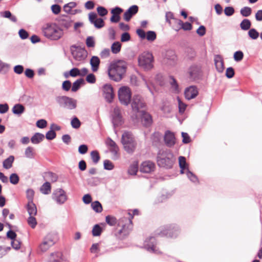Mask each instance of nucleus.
Segmentation results:
<instances>
[{"mask_svg": "<svg viewBox=\"0 0 262 262\" xmlns=\"http://www.w3.org/2000/svg\"><path fill=\"white\" fill-rule=\"evenodd\" d=\"M138 210L134 209L133 211L130 210L129 212H125L124 213V216L120 218L118 222V227L121 229L118 231L119 237L124 238L127 236L133 228V223L132 220L135 215L138 214Z\"/></svg>", "mask_w": 262, "mask_h": 262, "instance_id": "1", "label": "nucleus"}, {"mask_svg": "<svg viewBox=\"0 0 262 262\" xmlns=\"http://www.w3.org/2000/svg\"><path fill=\"white\" fill-rule=\"evenodd\" d=\"M126 70V62L123 60H118L111 63L108 69V74L111 79L119 81L123 78Z\"/></svg>", "mask_w": 262, "mask_h": 262, "instance_id": "2", "label": "nucleus"}, {"mask_svg": "<svg viewBox=\"0 0 262 262\" xmlns=\"http://www.w3.org/2000/svg\"><path fill=\"white\" fill-rule=\"evenodd\" d=\"M175 161L174 156L169 149H161L157 155V163L159 166L166 169H170Z\"/></svg>", "mask_w": 262, "mask_h": 262, "instance_id": "3", "label": "nucleus"}, {"mask_svg": "<svg viewBox=\"0 0 262 262\" xmlns=\"http://www.w3.org/2000/svg\"><path fill=\"white\" fill-rule=\"evenodd\" d=\"M42 33L47 38L53 40L59 39L63 35V32L56 24L49 23L42 27Z\"/></svg>", "mask_w": 262, "mask_h": 262, "instance_id": "4", "label": "nucleus"}, {"mask_svg": "<svg viewBox=\"0 0 262 262\" xmlns=\"http://www.w3.org/2000/svg\"><path fill=\"white\" fill-rule=\"evenodd\" d=\"M121 142L125 150L128 153L133 152L136 147V143L130 132H125L122 134Z\"/></svg>", "mask_w": 262, "mask_h": 262, "instance_id": "5", "label": "nucleus"}, {"mask_svg": "<svg viewBox=\"0 0 262 262\" xmlns=\"http://www.w3.org/2000/svg\"><path fill=\"white\" fill-rule=\"evenodd\" d=\"M55 101L61 107L72 110L77 107V100L66 96H56Z\"/></svg>", "mask_w": 262, "mask_h": 262, "instance_id": "6", "label": "nucleus"}, {"mask_svg": "<svg viewBox=\"0 0 262 262\" xmlns=\"http://www.w3.org/2000/svg\"><path fill=\"white\" fill-rule=\"evenodd\" d=\"M154 57L148 52H143L138 57L139 66L145 70H149L153 67Z\"/></svg>", "mask_w": 262, "mask_h": 262, "instance_id": "7", "label": "nucleus"}, {"mask_svg": "<svg viewBox=\"0 0 262 262\" xmlns=\"http://www.w3.org/2000/svg\"><path fill=\"white\" fill-rule=\"evenodd\" d=\"M179 233L178 227L176 225H170L160 227L157 231L156 234L161 236L176 237Z\"/></svg>", "mask_w": 262, "mask_h": 262, "instance_id": "8", "label": "nucleus"}, {"mask_svg": "<svg viewBox=\"0 0 262 262\" xmlns=\"http://www.w3.org/2000/svg\"><path fill=\"white\" fill-rule=\"evenodd\" d=\"M118 97L122 104L127 105L131 99V92L129 88L125 86L120 88L118 91Z\"/></svg>", "mask_w": 262, "mask_h": 262, "instance_id": "9", "label": "nucleus"}, {"mask_svg": "<svg viewBox=\"0 0 262 262\" xmlns=\"http://www.w3.org/2000/svg\"><path fill=\"white\" fill-rule=\"evenodd\" d=\"M72 47L76 48L75 50L72 51V54L75 60L79 62V63H76V65L78 66L85 60L88 53L85 49L78 48L76 46H73Z\"/></svg>", "mask_w": 262, "mask_h": 262, "instance_id": "10", "label": "nucleus"}, {"mask_svg": "<svg viewBox=\"0 0 262 262\" xmlns=\"http://www.w3.org/2000/svg\"><path fill=\"white\" fill-rule=\"evenodd\" d=\"M112 122L114 128L121 125L123 123V119L120 109L115 107L111 114Z\"/></svg>", "mask_w": 262, "mask_h": 262, "instance_id": "11", "label": "nucleus"}, {"mask_svg": "<svg viewBox=\"0 0 262 262\" xmlns=\"http://www.w3.org/2000/svg\"><path fill=\"white\" fill-rule=\"evenodd\" d=\"M55 243L54 236L50 234L47 235L39 245V249L45 252L53 246Z\"/></svg>", "mask_w": 262, "mask_h": 262, "instance_id": "12", "label": "nucleus"}, {"mask_svg": "<svg viewBox=\"0 0 262 262\" xmlns=\"http://www.w3.org/2000/svg\"><path fill=\"white\" fill-rule=\"evenodd\" d=\"M189 78L191 80L199 79L202 76L201 67L198 65H192L188 69Z\"/></svg>", "mask_w": 262, "mask_h": 262, "instance_id": "13", "label": "nucleus"}, {"mask_svg": "<svg viewBox=\"0 0 262 262\" xmlns=\"http://www.w3.org/2000/svg\"><path fill=\"white\" fill-rule=\"evenodd\" d=\"M52 199L58 204H63L67 200L66 192L61 188L56 189L52 194Z\"/></svg>", "mask_w": 262, "mask_h": 262, "instance_id": "14", "label": "nucleus"}, {"mask_svg": "<svg viewBox=\"0 0 262 262\" xmlns=\"http://www.w3.org/2000/svg\"><path fill=\"white\" fill-rule=\"evenodd\" d=\"M133 111L138 114L141 112L140 109L145 106V103L139 95H135L133 97L132 103Z\"/></svg>", "mask_w": 262, "mask_h": 262, "instance_id": "15", "label": "nucleus"}, {"mask_svg": "<svg viewBox=\"0 0 262 262\" xmlns=\"http://www.w3.org/2000/svg\"><path fill=\"white\" fill-rule=\"evenodd\" d=\"M90 22L97 29H100L104 26V21L101 18H98L96 13L91 12L89 14Z\"/></svg>", "mask_w": 262, "mask_h": 262, "instance_id": "16", "label": "nucleus"}, {"mask_svg": "<svg viewBox=\"0 0 262 262\" xmlns=\"http://www.w3.org/2000/svg\"><path fill=\"white\" fill-rule=\"evenodd\" d=\"M156 241L154 237H150L147 239L144 244L145 248L149 252L154 253H159L160 251L156 248Z\"/></svg>", "mask_w": 262, "mask_h": 262, "instance_id": "17", "label": "nucleus"}, {"mask_svg": "<svg viewBox=\"0 0 262 262\" xmlns=\"http://www.w3.org/2000/svg\"><path fill=\"white\" fill-rule=\"evenodd\" d=\"M103 91L106 101L109 103L112 102L114 97L113 88L112 85L108 84H104L103 86Z\"/></svg>", "mask_w": 262, "mask_h": 262, "instance_id": "18", "label": "nucleus"}, {"mask_svg": "<svg viewBox=\"0 0 262 262\" xmlns=\"http://www.w3.org/2000/svg\"><path fill=\"white\" fill-rule=\"evenodd\" d=\"M138 116L140 117L141 121L144 126H149L151 124L152 120L151 115L144 111L141 110L140 113L136 115V117Z\"/></svg>", "mask_w": 262, "mask_h": 262, "instance_id": "19", "label": "nucleus"}, {"mask_svg": "<svg viewBox=\"0 0 262 262\" xmlns=\"http://www.w3.org/2000/svg\"><path fill=\"white\" fill-rule=\"evenodd\" d=\"M184 94L187 99H193L198 95V89L195 86H190L185 89Z\"/></svg>", "mask_w": 262, "mask_h": 262, "instance_id": "20", "label": "nucleus"}, {"mask_svg": "<svg viewBox=\"0 0 262 262\" xmlns=\"http://www.w3.org/2000/svg\"><path fill=\"white\" fill-rule=\"evenodd\" d=\"M164 139L166 145L169 147H171L175 144L176 138L174 135L169 130L165 132Z\"/></svg>", "mask_w": 262, "mask_h": 262, "instance_id": "21", "label": "nucleus"}, {"mask_svg": "<svg viewBox=\"0 0 262 262\" xmlns=\"http://www.w3.org/2000/svg\"><path fill=\"white\" fill-rule=\"evenodd\" d=\"M155 168V165L152 162L144 161L140 166V171L144 173H150L154 170Z\"/></svg>", "mask_w": 262, "mask_h": 262, "instance_id": "22", "label": "nucleus"}, {"mask_svg": "<svg viewBox=\"0 0 262 262\" xmlns=\"http://www.w3.org/2000/svg\"><path fill=\"white\" fill-rule=\"evenodd\" d=\"M138 7L137 5H133L127 9L123 14V18L125 20L129 21L131 18L137 13Z\"/></svg>", "mask_w": 262, "mask_h": 262, "instance_id": "23", "label": "nucleus"}, {"mask_svg": "<svg viewBox=\"0 0 262 262\" xmlns=\"http://www.w3.org/2000/svg\"><path fill=\"white\" fill-rule=\"evenodd\" d=\"M123 9L119 7H116L112 9L111 13L112 16L110 18V20L112 23H118L120 20V14L123 12Z\"/></svg>", "mask_w": 262, "mask_h": 262, "instance_id": "24", "label": "nucleus"}, {"mask_svg": "<svg viewBox=\"0 0 262 262\" xmlns=\"http://www.w3.org/2000/svg\"><path fill=\"white\" fill-rule=\"evenodd\" d=\"M214 61L217 72L222 73L225 69L223 57L220 55H215L214 57Z\"/></svg>", "mask_w": 262, "mask_h": 262, "instance_id": "25", "label": "nucleus"}, {"mask_svg": "<svg viewBox=\"0 0 262 262\" xmlns=\"http://www.w3.org/2000/svg\"><path fill=\"white\" fill-rule=\"evenodd\" d=\"M165 59L170 64H174L177 59V56L174 51L173 50H168L166 52Z\"/></svg>", "mask_w": 262, "mask_h": 262, "instance_id": "26", "label": "nucleus"}, {"mask_svg": "<svg viewBox=\"0 0 262 262\" xmlns=\"http://www.w3.org/2000/svg\"><path fill=\"white\" fill-rule=\"evenodd\" d=\"M43 177L45 180L49 181L52 183L56 182L58 180L57 175L51 171L45 172Z\"/></svg>", "mask_w": 262, "mask_h": 262, "instance_id": "27", "label": "nucleus"}, {"mask_svg": "<svg viewBox=\"0 0 262 262\" xmlns=\"http://www.w3.org/2000/svg\"><path fill=\"white\" fill-rule=\"evenodd\" d=\"M100 63V59L97 56H92L90 60V64L93 72H96L98 71Z\"/></svg>", "mask_w": 262, "mask_h": 262, "instance_id": "28", "label": "nucleus"}, {"mask_svg": "<svg viewBox=\"0 0 262 262\" xmlns=\"http://www.w3.org/2000/svg\"><path fill=\"white\" fill-rule=\"evenodd\" d=\"M45 138L43 134L36 133L31 138V142L35 144H39Z\"/></svg>", "mask_w": 262, "mask_h": 262, "instance_id": "29", "label": "nucleus"}, {"mask_svg": "<svg viewBox=\"0 0 262 262\" xmlns=\"http://www.w3.org/2000/svg\"><path fill=\"white\" fill-rule=\"evenodd\" d=\"M25 107L22 104L19 103L15 104L12 109L13 113L18 116L22 114L25 112Z\"/></svg>", "mask_w": 262, "mask_h": 262, "instance_id": "30", "label": "nucleus"}, {"mask_svg": "<svg viewBox=\"0 0 262 262\" xmlns=\"http://www.w3.org/2000/svg\"><path fill=\"white\" fill-rule=\"evenodd\" d=\"M27 209L30 216L36 215L37 208L33 202L28 203L27 205Z\"/></svg>", "mask_w": 262, "mask_h": 262, "instance_id": "31", "label": "nucleus"}, {"mask_svg": "<svg viewBox=\"0 0 262 262\" xmlns=\"http://www.w3.org/2000/svg\"><path fill=\"white\" fill-rule=\"evenodd\" d=\"M58 21L61 27H64L66 29H68L71 26L72 23L68 16L63 18H60Z\"/></svg>", "mask_w": 262, "mask_h": 262, "instance_id": "32", "label": "nucleus"}, {"mask_svg": "<svg viewBox=\"0 0 262 262\" xmlns=\"http://www.w3.org/2000/svg\"><path fill=\"white\" fill-rule=\"evenodd\" d=\"M14 161V157L10 156L8 158L5 159L3 163V166L6 169H10L12 166V164Z\"/></svg>", "mask_w": 262, "mask_h": 262, "instance_id": "33", "label": "nucleus"}, {"mask_svg": "<svg viewBox=\"0 0 262 262\" xmlns=\"http://www.w3.org/2000/svg\"><path fill=\"white\" fill-rule=\"evenodd\" d=\"M40 192L44 194H48L51 191V186L49 182H45L40 188Z\"/></svg>", "mask_w": 262, "mask_h": 262, "instance_id": "34", "label": "nucleus"}, {"mask_svg": "<svg viewBox=\"0 0 262 262\" xmlns=\"http://www.w3.org/2000/svg\"><path fill=\"white\" fill-rule=\"evenodd\" d=\"M84 83V81L82 78H80L76 80L73 83L72 86L71 90L73 92L77 91L82 84Z\"/></svg>", "mask_w": 262, "mask_h": 262, "instance_id": "35", "label": "nucleus"}, {"mask_svg": "<svg viewBox=\"0 0 262 262\" xmlns=\"http://www.w3.org/2000/svg\"><path fill=\"white\" fill-rule=\"evenodd\" d=\"M121 43L119 41L114 42L111 46V51L114 54H118L121 48Z\"/></svg>", "mask_w": 262, "mask_h": 262, "instance_id": "36", "label": "nucleus"}, {"mask_svg": "<svg viewBox=\"0 0 262 262\" xmlns=\"http://www.w3.org/2000/svg\"><path fill=\"white\" fill-rule=\"evenodd\" d=\"M91 207L97 213H100L102 211V207L99 201H95L92 203Z\"/></svg>", "mask_w": 262, "mask_h": 262, "instance_id": "37", "label": "nucleus"}, {"mask_svg": "<svg viewBox=\"0 0 262 262\" xmlns=\"http://www.w3.org/2000/svg\"><path fill=\"white\" fill-rule=\"evenodd\" d=\"M76 5H77L75 2H70L64 6L63 10L68 14H73L72 12V9L75 8Z\"/></svg>", "mask_w": 262, "mask_h": 262, "instance_id": "38", "label": "nucleus"}, {"mask_svg": "<svg viewBox=\"0 0 262 262\" xmlns=\"http://www.w3.org/2000/svg\"><path fill=\"white\" fill-rule=\"evenodd\" d=\"M34 148L32 147L28 146L26 148L25 155L26 158L33 159L34 157Z\"/></svg>", "mask_w": 262, "mask_h": 262, "instance_id": "39", "label": "nucleus"}, {"mask_svg": "<svg viewBox=\"0 0 262 262\" xmlns=\"http://www.w3.org/2000/svg\"><path fill=\"white\" fill-rule=\"evenodd\" d=\"M251 23L250 20L244 19L240 24V27L243 30H248L251 27Z\"/></svg>", "mask_w": 262, "mask_h": 262, "instance_id": "40", "label": "nucleus"}, {"mask_svg": "<svg viewBox=\"0 0 262 262\" xmlns=\"http://www.w3.org/2000/svg\"><path fill=\"white\" fill-rule=\"evenodd\" d=\"M110 151L111 152L112 155V159L113 160H117L119 157V148L117 146L110 148Z\"/></svg>", "mask_w": 262, "mask_h": 262, "instance_id": "41", "label": "nucleus"}, {"mask_svg": "<svg viewBox=\"0 0 262 262\" xmlns=\"http://www.w3.org/2000/svg\"><path fill=\"white\" fill-rule=\"evenodd\" d=\"M10 68V66L0 60V73L2 74L7 73Z\"/></svg>", "mask_w": 262, "mask_h": 262, "instance_id": "42", "label": "nucleus"}, {"mask_svg": "<svg viewBox=\"0 0 262 262\" xmlns=\"http://www.w3.org/2000/svg\"><path fill=\"white\" fill-rule=\"evenodd\" d=\"M240 13L243 16L248 17L251 15L252 10L250 7H244L241 9Z\"/></svg>", "mask_w": 262, "mask_h": 262, "instance_id": "43", "label": "nucleus"}, {"mask_svg": "<svg viewBox=\"0 0 262 262\" xmlns=\"http://www.w3.org/2000/svg\"><path fill=\"white\" fill-rule=\"evenodd\" d=\"M157 35L155 32L148 31L146 34L145 38L148 41H153L156 39Z\"/></svg>", "mask_w": 262, "mask_h": 262, "instance_id": "44", "label": "nucleus"}, {"mask_svg": "<svg viewBox=\"0 0 262 262\" xmlns=\"http://www.w3.org/2000/svg\"><path fill=\"white\" fill-rule=\"evenodd\" d=\"M105 221L110 226H114L117 223V219L113 216L107 215L105 217Z\"/></svg>", "mask_w": 262, "mask_h": 262, "instance_id": "45", "label": "nucleus"}, {"mask_svg": "<svg viewBox=\"0 0 262 262\" xmlns=\"http://www.w3.org/2000/svg\"><path fill=\"white\" fill-rule=\"evenodd\" d=\"M178 24L184 30H190L192 29V26L190 23L188 22L183 23L181 20H178Z\"/></svg>", "mask_w": 262, "mask_h": 262, "instance_id": "46", "label": "nucleus"}, {"mask_svg": "<svg viewBox=\"0 0 262 262\" xmlns=\"http://www.w3.org/2000/svg\"><path fill=\"white\" fill-rule=\"evenodd\" d=\"M249 36L252 39H256L259 35V33L256 31L255 29H250L248 31Z\"/></svg>", "mask_w": 262, "mask_h": 262, "instance_id": "47", "label": "nucleus"}, {"mask_svg": "<svg viewBox=\"0 0 262 262\" xmlns=\"http://www.w3.org/2000/svg\"><path fill=\"white\" fill-rule=\"evenodd\" d=\"M91 157L93 162L95 164H97L100 158L98 152L96 150H93L91 152Z\"/></svg>", "mask_w": 262, "mask_h": 262, "instance_id": "48", "label": "nucleus"}, {"mask_svg": "<svg viewBox=\"0 0 262 262\" xmlns=\"http://www.w3.org/2000/svg\"><path fill=\"white\" fill-rule=\"evenodd\" d=\"M34 191L32 189H28L26 191V198L28 200V203L33 202Z\"/></svg>", "mask_w": 262, "mask_h": 262, "instance_id": "49", "label": "nucleus"}, {"mask_svg": "<svg viewBox=\"0 0 262 262\" xmlns=\"http://www.w3.org/2000/svg\"><path fill=\"white\" fill-rule=\"evenodd\" d=\"M102 232V228L98 224L95 225L92 230V234L94 236H99Z\"/></svg>", "mask_w": 262, "mask_h": 262, "instance_id": "50", "label": "nucleus"}, {"mask_svg": "<svg viewBox=\"0 0 262 262\" xmlns=\"http://www.w3.org/2000/svg\"><path fill=\"white\" fill-rule=\"evenodd\" d=\"M34 216H30L27 220L28 224L32 228H34L37 225V221Z\"/></svg>", "mask_w": 262, "mask_h": 262, "instance_id": "51", "label": "nucleus"}, {"mask_svg": "<svg viewBox=\"0 0 262 262\" xmlns=\"http://www.w3.org/2000/svg\"><path fill=\"white\" fill-rule=\"evenodd\" d=\"M138 165L137 164H133L129 166L128 173L130 175H135L138 171Z\"/></svg>", "mask_w": 262, "mask_h": 262, "instance_id": "52", "label": "nucleus"}, {"mask_svg": "<svg viewBox=\"0 0 262 262\" xmlns=\"http://www.w3.org/2000/svg\"><path fill=\"white\" fill-rule=\"evenodd\" d=\"M104 168L106 170H111L114 168L113 163L108 160H105L103 162Z\"/></svg>", "mask_w": 262, "mask_h": 262, "instance_id": "53", "label": "nucleus"}, {"mask_svg": "<svg viewBox=\"0 0 262 262\" xmlns=\"http://www.w3.org/2000/svg\"><path fill=\"white\" fill-rule=\"evenodd\" d=\"M71 125L74 128H78L80 126L81 122L77 117H74L71 122Z\"/></svg>", "mask_w": 262, "mask_h": 262, "instance_id": "54", "label": "nucleus"}, {"mask_svg": "<svg viewBox=\"0 0 262 262\" xmlns=\"http://www.w3.org/2000/svg\"><path fill=\"white\" fill-rule=\"evenodd\" d=\"M97 11L98 14L100 16H104L108 13V11L107 9L102 6L98 7L97 8Z\"/></svg>", "mask_w": 262, "mask_h": 262, "instance_id": "55", "label": "nucleus"}, {"mask_svg": "<svg viewBox=\"0 0 262 262\" xmlns=\"http://www.w3.org/2000/svg\"><path fill=\"white\" fill-rule=\"evenodd\" d=\"M19 177L16 173H12L10 176V182L12 184H17L19 182Z\"/></svg>", "mask_w": 262, "mask_h": 262, "instance_id": "56", "label": "nucleus"}, {"mask_svg": "<svg viewBox=\"0 0 262 262\" xmlns=\"http://www.w3.org/2000/svg\"><path fill=\"white\" fill-rule=\"evenodd\" d=\"M108 37L110 40L116 39V31L113 27L108 29Z\"/></svg>", "mask_w": 262, "mask_h": 262, "instance_id": "57", "label": "nucleus"}, {"mask_svg": "<svg viewBox=\"0 0 262 262\" xmlns=\"http://www.w3.org/2000/svg\"><path fill=\"white\" fill-rule=\"evenodd\" d=\"M56 136V134L55 132L53 130L51 129L46 133V138L48 140H51L55 138Z\"/></svg>", "mask_w": 262, "mask_h": 262, "instance_id": "58", "label": "nucleus"}, {"mask_svg": "<svg viewBox=\"0 0 262 262\" xmlns=\"http://www.w3.org/2000/svg\"><path fill=\"white\" fill-rule=\"evenodd\" d=\"M244 57L243 53L241 51H236L234 54V59L236 61L242 60Z\"/></svg>", "mask_w": 262, "mask_h": 262, "instance_id": "59", "label": "nucleus"}, {"mask_svg": "<svg viewBox=\"0 0 262 262\" xmlns=\"http://www.w3.org/2000/svg\"><path fill=\"white\" fill-rule=\"evenodd\" d=\"M86 45L88 47L93 48L95 46V41L92 36H89L86 39Z\"/></svg>", "mask_w": 262, "mask_h": 262, "instance_id": "60", "label": "nucleus"}, {"mask_svg": "<svg viewBox=\"0 0 262 262\" xmlns=\"http://www.w3.org/2000/svg\"><path fill=\"white\" fill-rule=\"evenodd\" d=\"M110 55V50L109 49H104L100 53V56L102 58H106Z\"/></svg>", "mask_w": 262, "mask_h": 262, "instance_id": "61", "label": "nucleus"}, {"mask_svg": "<svg viewBox=\"0 0 262 262\" xmlns=\"http://www.w3.org/2000/svg\"><path fill=\"white\" fill-rule=\"evenodd\" d=\"M80 70L77 68H74L69 71V74L70 76L75 77L79 76Z\"/></svg>", "mask_w": 262, "mask_h": 262, "instance_id": "62", "label": "nucleus"}, {"mask_svg": "<svg viewBox=\"0 0 262 262\" xmlns=\"http://www.w3.org/2000/svg\"><path fill=\"white\" fill-rule=\"evenodd\" d=\"M224 13L226 16H230L234 13V9L232 7H226L224 9Z\"/></svg>", "mask_w": 262, "mask_h": 262, "instance_id": "63", "label": "nucleus"}, {"mask_svg": "<svg viewBox=\"0 0 262 262\" xmlns=\"http://www.w3.org/2000/svg\"><path fill=\"white\" fill-rule=\"evenodd\" d=\"M47 122L46 120L40 119L36 122V126L40 128H43L47 126Z\"/></svg>", "mask_w": 262, "mask_h": 262, "instance_id": "64", "label": "nucleus"}]
</instances>
